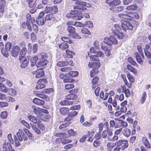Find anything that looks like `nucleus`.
I'll return each mask as SVG.
<instances>
[{
    "instance_id": "44",
    "label": "nucleus",
    "mask_w": 151,
    "mask_h": 151,
    "mask_svg": "<svg viewBox=\"0 0 151 151\" xmlns=\"http://www.w3.org/2000/svg\"><path fill=\"white\" fill-rule=\"evenodd\" d=\"M137 48L139 53L140 54V55H141L142 58H144V56L143 55V49L140 46H137Z\"/></svg>"
},
{
    "instance_id": "62",
    "label": "nucleus",
    "mask_w": 151,
    "mask_h": 151,
    "mask_svg": "<svg viewBox=\"0 0 151 151\" xmlns=\"http://www.w3.org/2000/svg\"><path fill=\"white\" fill-rule=\"evenodd\" d=\"M101 144V142L98 139H96L94 141L93 145L94 147H97L99 146Z\"/></svg>"
},
{
    "instance_id": "42",
    "label": "nucleus",
    "mask_w": 151,
    "mask_h": 151,
    "mask_svg": "<svg viewBox=\"0 0 151 151\" xmlns=\"http://www.w3.org/2000/svg\"><path fill=\"white\" fill-rule=\"evenodd\" d=\"M29 6V7L32 8H36V1H33L28 2Z\"/></svg>"
},
{
    "instance_id": "56",
    "label": "nucleus",
    "mask_w": 151,
    "mask_h": 151,
    "mask_svg": "<svg viewBox=\"0 0 151 151\" xmlns=\"http://www.w3.org/2000/svg\"><path fill=\"white\" fill-rule=\"evenodd\" d=\"M35 95L37 96L42 99H45L47 97V96L39 92L36 93Z\"/></svg>"
},
{
    "instance_id": "15",
    "label": "nucleus",
    "mask_w": 151,
    "mask_h": 151,
    "mask_svg": "<svg viewBox=\"0 0 151 151\" xmlns=\"http://www.w3.org/2000/svg\"><path fill=\"white\" fill-rule=\"evenodd\" d=\"M127 14V20H132V19H137L139 18V16L137 13L129 12Z\"/></svg>"
},
{
    "instance_id": "28",
    "label": "nucleus",
    "mask_w": 151,
    "mask_h": 151,
    "mask_svg": "<svg viewBox=\"0 0 151 151\" xmlns=\"http://www.w3.org/2000/svg\"><path fill=\"white\" fill-rule=\"evenodd\" d=\"M36 75L35 77L39 78L44 75V72L42 70H38Z\"/></svg>"
},
{
    "instance_id": "9",
    "label": "nucleus",
    "mask_w": 151,
    "mask_h": 151,
    "mask_svg": "<svg viewBox=\"0 0 151 151\" xmlns=\"http://www.w3.org/2000/svg\"><path fill=\"white\" fill-rule=\"evenodd\" d=\"M21 44V47L22 49L21 51H20L19 53V60H22V58H23L27 52V50L24 45V42L22 43Z\"/></svg>"
},
{
    "instance_id": "60",
    "label": "nucleus",
    "mask_w": 151,
    "mask_h": 151,
    "mask_svg": "<svg viewBox=\"0 0 151 151\" xmlns=\"http://www.w3.org/2000/svg\"><path fill=\"white\" fill-rule=\"evenodd\" d=\"M127 77L130 83H133L134 82V79L133 76L131 75L130 73H128L127 75Z\"/></svg>"
},
{
    "instance_id": "30",
    "label": "nucleus",
    "mask_w": 151,
    "mask_h": 151,
    "mask_svg": "<svg viewBox=\"0 0 151 151\" xmlns=\"http://www.w3.org/2000/svg\"><path fill=\"white\" fill-rule=\"evenodd\" d=\"M127 68L130 72H132L135 74L137 73V70L136 69L130 65L128 64L127 65Z\"/></svg>"
},
{
    "instance_id": "18",
    "label": "nucleus",
    "mask_w": 151,
    "mask_h": 151,
    "mask_svg": "<svg viewBox=\"0 0 151 151\" xmlns=\"http://www.w3.org/2000/svg\"><path fill=\"white\" fill-rule=\"evenodd\" d=\"M5 0H1L0 2V17L2 15V14L4 11V7L5 5Z\"/></svg>"
},
{
    "instance_id": "33",
    "label": "nucleus",
    "mask_w": 151,
    "mask_h": 151,
    "mask_svg": "<svg viewBox=\"0 0 151 151\" xmlns=\"http://www.w3.org/2000/svg\"><path fill=\"white\" fill-rule=\"evenodd\" d=\"M137 8V6L135 4L127 6L126 9L129 11H134L136 10Z\"/></svg>"
},
{
    "instance_id": "39",
    "label": "nucleus",
    "mask_w": 151,
    "mask_h": 151,
    "mask_svg": "<svg viewBox=\"0 0 151 151\" xmlns=\"http://www.w3.org/2000/svg\"><path fill=\"white\" fill-rule=\"evenodd\" d=\"M38 57L40 59H45L47 57V55L45 52H42L40 54H38Z\"/></svg>"
},
{
    "instance_id": "31",
    "label": "nucleus",
    "mask_w": 151,
    "mask_h": 151,
    "mask_svg": "<svg viewBox=\"0 0 151 151\" xmlns=\"http://www.w3.org/2000/svg\"><path fill=\"white\" fill-rule=\"evenodd\" d=\"M142 141L143 143L146 147L148 148H150V143L146 137H143Z\"/></svg>"
},
{
    "instance_id": "19",
    "label": "nucleus",
    "mask_w": 151,
    "mask_h": 151,
    "mask_svg": "<svg viewBox=\"0 0 151 151\" xmlns=\"http://www.w3.org/2000/svg\"><path fill=\"white\" fill-rule=\"evenodd\" d=\"M134 55L136 58V60L137 62L141 65H142L143 63V62L142 58L141 57L139 53L137 52H136L135 53Z\"/></svg>"
},
{
    "instance_id": "34",
    "label": "nucleus",
    "mask_w": 151,
    "mask_h": 151,
    "mask_svg": "<svg viewBox=\"0 0 151 151\" xmlns=\"http://www.w3.org/2000/svg\"><path fill=\"white\" fill-rule=\"evenodd\" d=\"M67 30L70 33L69 35H71L75 33V29L74 27L70 26H68L67 27Z\"/></svg>"
},
{
    "instance_id": "58",
    "label": "nucleus",
    "mask_w": 151,
    "mask_h": 151,
    "mask_svg": "<svg viewBox=\"0 0 151 151\" xmlns=\"http://www.w3.org/2000/svg\"><path fill=\"white\" fill-rule=\"evenodd\" d=\"M65 52L66 54L68 56V57H69L70 58H72L73 56L75 54L74 52L69 50H66Z\"/></svg>"
},
{
    "instance_id": "43",
    "label": "nucleus",
    "mask_w": 151,
    "mask_h": 151,
    "mask_svg": "<svg viewBox=\"0 0 151 151\" xmlns=\"http://www.w3.org/2000/svg\"><path fill=\"white\" fill-rule=\"evenodd\" d=\"M114 143L112 142H108L106 145L107 148L108 150H110L115 146Z\"/></svg>"
},
{
    "instance_id": "1",
    "label": "nucleus",
    "mask_w": 151,
    "mask_h": 151,
    "mask_svg": "<svg viewBox=\"0 0 151 151\" xmlns=\"http://www.w3.org/2000/svg\"><path fill=\"white\" fill-rule=\"evenodd\" d=\"M132 24L124 20V21L121 23V26L124 31L129 32V30H132L134 27L136 28L139 25L138 22L135 20H132Z\"/></svg>"
},
{
    "instance_id": "8",
    "label": "nucleus",
    "mask_w": 151,
    "mask_h": 151,
    "mask_svg": "<svg viewBox=\"0 0 151 151\" xmlns=\"http://www.w3.org/2000/svg\"><path fill=\"white\" fill-rule=\"evenodd\" d=\"M77 92V90H72L70 91V94L67 95L66 99L67 100H74L77 98V96L74 93Z\"/></svg>"
},
{
    "instance_id": "23",
    "label": "nucleus",
    "mask_w": 151,
    "mask_h": 151,
    "mask_svg": "<svg viewBox=\"0 0 151 151\" xmlns=\"http://www.w3.org/2000/svg\"><path fill=\"white\" fill-rule=\"evenodd\" d=\"M36 21L37 24L41 26L43 25L46 22L45 19H44V18H37Z\"/></svg>"
},
{
    "instance_id": "57",
    "label": "nucleus",
    "mask_w": 151,
    "mask_h": 151,
    "mask_svg": "<svg viewBox=\"0 0 151 151\" xmlns=\"http://www.w3.org/2000/svg\"><path fill=\"white\" fill-rule=\"evenodd\" d=\"M70 122H67L66 123L61 124L59 127V128L60 129H62L64 128L65 127L68 126L70 124Z\"/></svg>"
},
{
    "instance_id": "46",
    "label": "nucleus",
    "mask_w": 151,
    "mask_h": 151,
    "mask_svg": "<svg viewBox=\"0 0 151 151\" xmlns=\"http://www.w3.org/2000/svg\"><path fill=\"white\" fill-rule=\"evenodd\" d=\"M122 145H121V149L122 150L125 149L127 148L128 146V142L127 140H124Z\"/></svg>"
},
{
    "instance_id": "59",
    "label": "nucleus",
    "mask_w": 151,
    "mask_h": 151,
    "mask_svg": "<svg viewBox=\"0 0 151 151\" xmlns=\"http://www.w3.org/2000/svg\"><path fill=\"white\" fill-rule=\"evenodd\" d=\"M58 11V8L57 6L55 5L51 6V13L52 14H55Z\"/></svg>"
},
{
    "instance_id": "38",
    "label": "nucleus",
    "mask_w": 151,
    "mask_h": 151,
    "mask_svg": "<svg viewBox=\"0 0 151 151\" xmlns=\"http://www.w3.org/2000/svg\"><path fill=\"white\" fill-rule=\"evenodd\" d=\"M60 48L62 50H65L68 47V45L65 42H62L59 45Z\"/></svg>"
},
{
    "instance_id": "35",
    "label": "nucleus",
    "mask_w": 151,
    "mask_h": 151,
    "mask_svg": "<svg viewBox=\"0 0 151 151\" xmlns=\"http://www.w3.org/2000/svg\"><path fill=\"white\" fill-rule=\"evenodd\" d=\"M8 88L3 83H0V91L4 93H6Z\"/></svg>"
},
{
    "instance_id": "4",
    "label": "nucleus",
    "mask_w": 151,
    "mask_h": 151,
    "mask_svg": "<svg viewBox=\"0 0 151 151\" xmlns=\"http://www.w3.org/2000/svg\"><path fill=\"white\" fill-rule=\"evenodd\" d=\"M103 43L109 47H111L112 45L114 44L116 45L117 43V41L114 36H111L109 38L105 37L104 38Z\"/></svg>"
},
{
    "instance_id": "48",
    "label": "nucleus",
    "mask_w": 151,
    "mask_h": 151,
    "mask_svg": "<svg viewBox=\"0 0 151 151\" xmlns=\"http://www.w3.org/2000/svg\"><path fill=\"white\" fill-rule=\"evenodd\" d=\"M99 78L97 77H95L93 80L92 83L93 85L92 87L93 88H95L96 86V83L98 81Z\"/></svg>"
},
{
    "instance_id": "37",
    "label": "nucleus",
    "mask_w": 151,
    "mask_h": 151,
    "mask_svg": "<svg viewBox=\"0 0 151 151\" xmlns=\"http://www.w3.org/2000/svg\"><path fill=\"white\" fill-rule=\"evenodd\" d=\"M30 124L32 129L35 132L38 134H40V130L38 129L35 125L31 123H30Z\"/></svg>"
},
{
    "instance_id": "41",
    "label": "nucleus",
    "mask_w": 151,
    "mask_h": 151,
    "mask_svg": "<svg viewBox=\"0 0 151 151\" xmlns=\"http://www.w3.org/2000/svg\"><path fill=\"white\" fill-rule=\"evenodd\" d=\"M121 77L123 79L125 84L129 88H130L131 87L132 85L131 84L129 83H128L126 78L125 76L124 75H122L121 76Z\"/></svg>"
},
{
    "instance_id": "32",
    "label": "nucleus",
    "mask_w": 151,
    "mask_h": 151,
    "mask_svg": "<svg viewBox=\"0 0 151 151\" xmlns=\"http://www.w3.org/2000/svg\"><path fill=\"white\" fill-rule=\"evenodd\" d=\"M22 130L24 131L29 139H32V134L29 131L25 128H23Z\"/></svg>"
},
{
    "instance_id": "10",
    "label": "nucleus",
    "mask_w": 151,
    "mask_h": 151,
    "mask_svg": "<svg viewBox=\"0 0 151 151\" xmlns=\"http://www.w3.org/2000/svg\"><path fill=\"white\" fill-rule=\"evenodd\" d=\"M144 51L146 56H148L149 57L150 56V55H151L150 52H151V43L147 44L145 45Z\"/></svg>"
},
{
    "instance_id": "40",
    "label": "nucleus",
    "mask_w": 151,
    "mask_h": 151,
    "mask_svg": "<svg viewBox=\"0 0 151 151\" xmlns=\"http://www.w3.org/2000/svg\"><path fill=\"white\" fill-rule=\"evenodd\" d=\"M45 20L47 21H54L55 18L52 14H47L45 17Z\"/></svg>"
},
{
    "instance_id": "20",
    "label": "nucleus",
    "mask_w": 151,
    "mask_h": 151,
    "mask_svg": "<svg viewBox=\"0 0 151 151\" xmlns=\"http://www.w3.org/2000/svg\"><path fill=\"white\" fill-rule=\"evenodd\" d=\"M33 102L35 104L39 105H44L45 104L44 101L37 98H34L33 100Z\"/></svg>"
},
{
    "instance_id": "17",
    "label": "nucleus",
    "mask_w": 151,
    "mask_h": 151,
    "mask_svg": "<svg viewBox=\"0 0 151 151\" xmlns=\"http://www.w3.org/2000/svg\"><path fill=\"white\" fill-rule=\"evenodd\" d=\"M20 50L19 47L18 46H16L14 47L12 52V55L14 57H16L18 55Z\"/></svg>"
},
{
    "instance_id": "50",
    "label": "nucleus",
    "mask_w": 151,
    "mask_h": 151,
    "mask_svg": "<svg viewBox=\"0 0 151 151\" xmlns=\"http://www.w3.org/2000/svg\"><path fill=\"white\" fill-rule=\"evenodd\" d=\"M78 112L75 111H73L68 113V116H69L73 117L77 115Z\"/></svg>"
},
{
    "instance_id": "29",
    "label": "nucleus",
    "mask_w": 151,
    "mask_h": 151,
    "mask_svg": "<svg viewBox=\"0 0 151 151\" xmlns=\"http://www.w3.org/2000/svg\"><path fill=\"white\" fill-rule=\"evenodd\" d=\"M38 58L36 56L32 57L30 60L31 62V66L33 67L35 65L36 62L38 60Z\"/></svg>"
},
{
    "instance_id": "22",
    "label": "nucleus",
    "mask_w": 151,
    "mask_h": 151,
    "mask_svg": "<svg viewBox=\"0 0 151 151\" xmlns=\"http://www.w3.org/2000/svg\"><path fill=\"white\" fill-rule=\"evenodd\" d=\"M48 61L47 60L45 59L43 60L40 61L37 63L36 65V66L37 67L43 66L46 65Z\"/></svg>"
},
{
    "instance_id": "11",
    "label": "nucleus",
    "mask_w": 151,
    "mask_h": 151,
    "mask_svg": "<svg viewBox=\"0 0 151 151\" xmlns=\"http://www.w3.org/2000/svg\"><path fill=\"white\" fill-rule=\"evenodd\" d=\"M76 12L75 15L73 16V19L74 20H80L83 17L82 12L83 10L76 9Z\"/></svg>"
},
{
    "instance_id": "16",
    "label": "nucleus",
    "mask_w": 151,
    "mask_h": 151,
    "mask_svg": "<svg viewBox=\"0 0 151 151\" xmlns=\"http://www.w3.org/2000/svg\"><path fill=\"white\" fill-rule=\"evenodd\" d=\"M60 139L63 144H65L72 142V140L70 139L69 137H66L65 134H63Z\"/></svg>"
},
{
    "instance_id": "12",
    "label": "nucleus",
    "mask_w": 151,
    "mask_h": 151,
    "mask_svg": "<svg viewBox=\"0 0 151 151\" xmlns=\"http://www.w3.org/2000/svg\"><path fill=\"white\" fill-rule=\"evenodd\" d=\"M100 66L99 61L96 60L93 62H89L88 64V66L89 68H91L93 69H97Z\"/></svg>"
},
{
    "instance_id": "2",
    "label": "nucleus",
    "mask_w": 151,
    "mask_h": 151,
    "mask_svg": "<svg viewBox=\"0 0 151 151\" xmlns=\"http://www.w3.org/2000/svg\"><path fill=\"white\" fill-rule=\"evenodd\" d=\"M76 3L77 5L74 7V10H71L70 13L66 14V17L67 18H72L73 19V16L77 13L76 9L83 10L84 9V6H86V3L85 2L77 1Z\"/></svg>"
},
{
    "instance_id": "24",
    "label": "nucleus",
    "mask_w": 151,
    "mask_h": 151,
    "mask_svg": "<svg viewBox=\"0 0 151 151\" xmlns=\"http://www.w3.org/2000/svg\"><path fill=\"white\" fill-rule=\"evenodd\" d=\"M69 111V108L66 107L61 108L60 109V113L63 115H66Z\"/></svg>"
},
{
    "instance_id": "21",
    "label": "nucleus",
    "mask_w": 151,
    "mask_h": 151,
    "mask_svg": "<svg viewBox=\"0 0 151 151\" xmlns=\"http://www.w3.org/2000/svg\"><path fill=\"white\" fill-rule=\"evenodd\" d=\"M27 118L29 120L34 123L37 124L38 123L39 120L33 116L29 115Z\"/></svg>"
},
{
    "instance_id": "53",
    "label": "nucleus",
    "mask_w": 151,
    "mask_h": 151,
    "mask_svg": "<svg viewBox=\"0 0 151 151\" xmlns=\"http://www.w3.org/2000/svg\"><path fill=\"white\" fill-rule=\"evenodd\" d=\"M12 44L9 42H6L5 45V49L6 50L9 51L11 47Z\"/></svg>"
},
{
    "instance_id": "36",
    "label": "nucleus",
    "mask_w": 151,
    "mask_h": 151,
    "mask_svg": "<svg viewBox=\"0 0 151 151\" xmlns=\"http://www.w3.org/2000/svg\"><path fill=\"white\" fill-rule=\"evenodd\" d=\"M107 139L109 141L113 142H116L119 140L118 139H119V137L118 135H116L114 134V135L112 138H111L110 137H107Z\"/></svg>"
},
{
    "instance_id": "25",
    "label": "nucleus",
    "mask_w": 151,
    "mask_h": 151,
    "mask_svg": "<svg viewBox=\"0 0 151 151\" xmlns=\"http://www.w3.org/2000/svg\"><path fill=\"white\" fill-rule=\"evenodd\" d=\"M131 131L127 128L124 129L122 131V134L125 137H128L131 134Z\"/></svg>"
},
{
    "instance_id": "55",
    "label": "nucleus",
    "mask_w": 151,
    "mask_h": 151,
    "mask_svg": "<svg viewBox=\"0 0 151 151\" xmlns=\"http://www.w3.org/2000/svg\"><path fill=\"white\" fill-rule=\"evenodd\" d=\"M44 88V86H43L40 82L38 81L37 82V84L36 85L35 88L36 89H40Z\"/></svg>"
},
{
    "instance_id": "13",
    "label": "nucleus",
    "mask_w": 151,
    "mask_h": 151,
    "mask_svg": "<svg viewBox=\"0 0 151 151\" xmlns=\"http://www.w3.org/2000/svg\"><path fill=\"white\" fill-rule=\"evenodd\" d=\"M101 49L106 51L105 52L106 55L107 56H109L111 55L110 51L111 47H109V46H108L107 45H106V46L105 44L103 45L102 44H101Z\"/></svg>"
},
{
    "instance_id": "27",
    "label": "nucleus",
    "mask_w": 151,
    "mask_h": 151,
    "mask_svg": "<svg viewBox=\"0 0 151 151\" xmlns=\"http://www.w3.org/2000/svg\"><path fill=\"white\" fill-rule=\"evenodd\" d=\"M121 3V1L119 0H114L110 3L109 5L111 6L114 7L120 4Z\"/></svg>"
},
{
    "instance_id": "26",
    "label": "nucleus",
    "mask_w": 151,
    "mask_h": 151,
    "mask_svg": "<svg viewBox=\"0 0 151 151\" xmlns=\"http://www.w3.org/2000/svg\"><path fill=\"white\" fill-rule=\"evenodd\" d=\"M29 61V60L28 58H24L20 66L21 67L24 68L26 67L27 66Z\"/></svg>"
},
{
    "instance_id": "14",
    "label": "nucleus",
    "mask_w": 151,
    "mask_h": 151,
    "mask_svg": "<svg viewBox=\"0 0 151 151\" xmlns=\"http://www.w3.org/2000/svg\"><path fill=\"white\" fill-rule=\"evenodd\" d=\"M119 98V96L116 95L114 97V99L113 100L111 97L109 96L108 99V102L109 103H112L113 106L114 107H116L117 104L116 99H118Z\"/></svg>"
},
{
    "instance_id": "61",
    "label": "nucleus",
    "mask_w": 151,
    "mask_h": 151,
    "mask_svg": "<svg viewBox=\"0 0 151 151\" xmlns=\"http://www.w3.org/2000/svg\"><path fill=\"white\" fill-rule=\"evenodd\" d=\"M146 97H147L146 93L145 92H144L143 93V94L142 96V97H141V102L142 104L143 103L145 102V101L146 100Z\"/></svg>"
},
{
    "instance_id": "7",
    "label": "nucleus",
    "mask_w": 151,
    "mask_h": 151,
    "mask_svg": "<svg viewBox=\"0 0 151 151\" xmlns=\"http://www.w3.org/2000/svg\"><path fill=\"white\" fill-rule=\"evenodd\" d=\"M114 33L119 39H122L124 37V35L122 30L121 29L119 25L115 24L114 25Z\"/></svg>"
},
{
    "instance_id": "49",
    "label": "nucleus",
    "mask_w": 151,
    "mask_h": 151,
    "mask_svg": "<svg viewBox=\"0 0 151 151\" xmlns=\"http://www.w3.org/2000/svg\"><path fill=\"white\" fill-rule=\"evenodd\" d=\"M68 74L70 76L74 77L78 75V73L76 71H70L69 72Z\"/></svg>"
},
{
    "instance_id": "52",
    "label": "nucleus",
    "mask_w": 151,
    "mask_h": 151,
    "mask_svg": "<svg viewBox=\"0 0 151 151\" xmlns=\"http://www.w3.org/2000/svg\"><path fill=\"white\" fill-rule=\"evenodd\" d=\"M7 111H5L1 112L0 114L1 118L4 119H6L7 116Z\"/></svg>"
},
{
    "instance_id": "64",
    "label": "nucleus",
    "mask_w": 151,
    "mask_h": 151,
    "mask_svg": "<svg viewBox=\"0 0 151 151\" xmlns=\"http://www.w3.org/2000/svg\"><path fill=\"white\" fill-rule=\"evenodd\" d=\"M74 85L72 83L66 84L65 85V88L66 89L69 90L73 88Z\"/></svg>"
},
{
    "instance_id": "51",
    "label": "nucleus",
    "mask_w": 151,
    "mask_h": 151,
    "mask_svg": "<svg viewBox=\"0 0 151 151\" xmlns=\"http://www.w3.org/2000/svg\"><path fill=\"white\" fill-rule=\"evenodd\" d=\"M81 32L84 34H87L88 35H91V33L88 29L86 28H84L82 29L81 30Z\"/></svg>"
},
{
    "instance_id": "47",
    "label": "nucleus",
    "mask_w": 151,
    "mask_h": 151,
    "mask_svg": "<svg viewBox=\"0 0 151 151\" xmlns=\"http://www.w3.org/2000/svg\"><path fill=\"white\" fill-rule=\"evenodd\" d=\"M95 55L97 58V57L104 58V55L103 53L101 51L96 52Z\"/></svg>"
},
{
    "instance_id": "63",
    "label": "nucleus",
    "mask_w": 151,
    "mask_h": 151,
    "mask_svg": "<svg viewBox=\"0 0 151 151\" xmlns=\"http://www.w3.org/2000/svg\"><path fill=\"white\" fill-rule=\"evenodd\" d=\"M68 133L70 136H74L76 134V132L72 129L69 130L68 131Z\"/></svg>"
},
{
    "instance_id": "6",
    "label": "nucleus",
    "mask_w": 151,
    "mask_h": 151,
    "mask_svg": "<svg viewBox=\"0 0 151 151\" xmlns=\"http://www.w3.org/2000/svg\"><path fill=\"white\" fill-rule=\"evenodd\" d=\"M30 110L31 112L34 113L38 117L40 118L43 115V110L35 106H32Z\"/></svg>"
},
{
    "instance_id": "5",
    "label": "nucleus",
    "mask_w": 151,
    "mask_h": 151,
    "mask_svg": "<svg viewBox=\"0 0 151 151\" xmlns=\"http://www.w3.org/2000/svg\"><path fill=\"white\" fill-rule=\"evenodd\" d=\"M13 142L14 141L12 137V134H10L8 135L7 137L5 139L3 144L4 145H6L10 151H13L14 149L12 147L11 144H13Z\"/></svg>"
},
{
    "instance_id": "45",
    "label": "nucleus",
    "mask_w": 151,
    "mask_h": 151,
    "mask_svg": "<svg viewBox=\"0 0 151 151\" xmlns=\"http://www.w3.org/2000/svg\"><path fill=\"white\" fill-rule=\"evenodd\" d=\"M63 41L65 42L71 44L72 43V41L70 40L68 37H66L64 36L61 38Z\"/></svg>"
},
{
    "instance_id": "54",
    "label": "nucleus",
    "mask_w": 151,
    "mask_h": 151,
    "mask_svg": "<svg viewBox=\"0 0 151 151\" xmlns=\"http://www.w3.org/2000/svg\"><path fill=\"white\" fill-rule=\"evenodd\" d=\"M128 61L129 63L134 66H135L137 64L133 58L131 57H129L128 59Z\"/></svg>"
},
{
    "instance_id": "3",
    "label": "nucleus",
    "mask_w": 151,
    "mask_h": 151,
    "mask_svg": "<svg viewBox=\"0 0 151 151\" xmlns=\"http://www.w3.org/2000/svg\"><path fill=\"white\" fill-rule=\"evenodd\" d=\"M16 135L17 137L14 135V137L15 145L17 147H18L20 145V143L17 138L20 141H22L23 139L24 141H27V137L22 132V129H19V131L17 133Z\"/></svg>"
}]
</instances>
